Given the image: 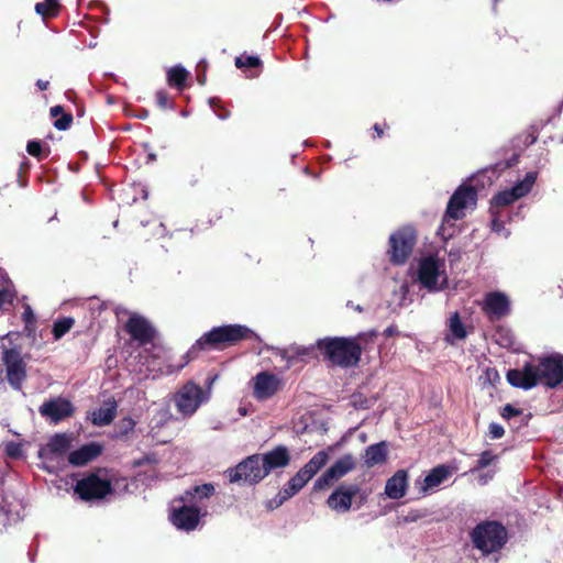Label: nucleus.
Returning a JSON list of instances; mask_svg holds the SVG:
<instances>
[{
    "mask_svg": "<svg viewBox=\"0 0 563 563\" xmlns=\"http://www.w3.org/2000/svg\"><path fill=\"white\" fill-rule=\"evenodd\" d=\"M482 308L489 320H499L510 312V300L505 292L492 291L485 295Z\"/></svg>",
    "mask_w": 563,
    "mask_h": 563,
    "instance_id": "obj_18",
    "label": "nucleus"
},
{
    "mask_svg": "<svg viewBox=\"0 0 563 563\" xmlns=\"http://www.w3.org/2000/svg\"><path fill=\"white\" fill-rule=\"evenodd\" d=\"M297 492L295 488L287 482V484L284 486V488L277 494V496L269 501L268 507L269 508H276L283 505L287 499L291 498L294 495H296Z\"/></svg>",
    "mask_w": 563,
    "mask_h": 563,
    "instance_id": "obj_32",
    "label": "nucleus"
},
{
    "mask_svg": "<svg viewBox=\"0 0 563 563\" xmlns=\"http://www.w3.org/2000/svg\"><path fill=\"white\" fill-rule=\"evenodd\" d=\"M494 476L493 472H486L478 476V483L481 485H486Z\"/></svg>",
    "mask_w": 563,
    "mask_h": 563,
    "instance_id": "obj_48",
    "label": "nucleus"
},
{
    "mask_svg": "<svg viewBox=\"0 0 563 563\" xmlns=\"http://www.w3.org/2000/svg\"><path fill=\"white\" fill-rule=\"evenodd\" d=\"M38 411L49 421L57 423L63 419L71 416L74 408L70 401L57 397L41 405Z\"/></svg>",
    "mask_w": 563,
    "mask_h": 563,
    "instance_id": "obj_20",
    "label": "nucleus"
},
{
    "mask_svg": "<svg viewBox=\"0 0 563 563\" xmlns=\"http://www.w3.org/2000/svg\"><path fill=\"white\" fill-rule=\"evenodd\" d=\"M472 541L483 554L494 553L505 545L507 531L497 521H485L473 529Z\"/></svg>",
    "mask_w": 563,
    "mask_h": 563,
    "instance_id": "obj_8",
    "label": "nucleus"
},
{
    "mask_svg": "<svg viewBox=\"0 0 563 563\" xmlns=\"http://www.w3.org/2000/svg\"><path fill=\"white\" fill-rule=\"evenodd\" d=\"M328 451H319L300 468V471L311 479L328 463Z\"/></svg>",
    "mask_w": 563,
    "mask_h": 563,
    "instance_id": "obj_29",
    "label": "nucleus"
},
{
    "mask_svg": "<svg viewBox=\"0 0 563 563\" xmlns=\"http://www.w3.org/2000/svg\"><path fill=\"white\" fill-rule=\"evenodd\" d=\"M508 383L517 388L531 389L538 384L554 388L563 382V356L560 354L527 363L521 369L507 373Z\"/></svg>",
    "mask_w": 563,
    "mask_h": 563,
    "instance_id": "obj_1",
    "label": "nucleus"
},
{
    "mask_svg": "<svg viewBox=\"0 0 563 563\" xmlns=\"http://www.w3.org/2000/svg\"><path fill=\"white\" fill-rule=\"evenodd\" d=\"M57 8V0H44L35 4L36 13L46 16L53 14Z\"/></svg>",
    "mask_w": 563,
    "mask_h": 563,
    "instance_id": "obj_34",
    "label": "nucleus"
},
{
    "mask_svg": "<svg viewBox=\"0 0 563 563\" xmlns=\"http://www.w3.org/2000/svg\"><path fill=\"white\" fill-rule=\"evenodd\" d=\"M156 102L159 108L166 109L169 107L168 103V95L164 90H158L156 92Z\"/></svg>",
    "mask_w": 563,
    "mask_h": 563,
    "instance_id": "obj_45",
    "label": "nucleus"
},
{
    "mask_svg": "<svg viewBox=\"0 0 563 563\" xmlns=\"http://www.w3.org/2000/svg\"><path fill=\"white\" fill-rule=\"evenodd\" d=\"M356 484H342L329 496L328 506L338 512H347L351 509L353 498L358 494Z\"/></svg>",
    "mask_w": 563,
    "mask_h": 563,
    "instance_id": "obj_19",
    "label": "nucleus"
},
{
    "mask_svg": "<svg viewBox=\"0 0 563 563\" xmlns=\"http://www.w3.org/2000/svg\"><path fill=\"white\" fill-rule=\"evenodd\" d=\"M477 205V191L470 186L461 185L451 196L438 235L446 241L453 235L451 221L461 220L466 212Z\"/></svg>",
    "mask_w": 563,
    "mask_h": 563,
    "instance_id": "obj_2",
    "label": "nucleus"
},
{
    "mask_svg": "<svg viewBox=\"0 0 563 563\" xmlns=\"http://www.w3.org/2000/svg\"><path fill=\"white\" fill-rule=\"evenodd\" d=\"M231 483L256 484L267 476L266 468L261 461V454L247 456L234 468L228 470Z\"/></svg>",
    "mask_w": 563,
    "mask_h": 563,
    "instance_id": "obj_12",
    "label": "nucleus"
},
{
    "mask_svg": "<svg viewBox=\"0 0 563 563\" xmlns=\"http://www.w3.org/2000/svg\"><path fill=\"white\" fill-rule=\"evenodd\" d=\"M455 468L450 465H439L432 468L420 483L419 489L423 496L434 493L439 486L449 479Z\"/></svg>",
    "mask_w": 563,
    "mask_h": 563,
    "instance_id": "obj_21",
    "label": "nucleus"
},
{
    "mask_svg": "<svg viewBox=\"0 0 563 563\" xmlns=\"http://www.w3.org/2000/svg\"><path fill=\"white\" fill-rule=\"evenodd\" d=\"M537 180L536 172H528L523 179L517 181L511 188L498 191L490 201V213L496 214L497 208L512 205L526 197L533 188Z\"/></svg>",
    "mask_w": 563,
    "mask_h": 563,
    "instance_id": "obj_11",
    "label": "nucleus"
},
{
    "mask_svg": "<svg viewBox=\"0 0 563 563\" xmlns=\"http://www.w3.org/2000/svg\"><path fill=\"white\" fill-rule=\"evenodd\" d=\"M102 451L99 443L91 442L68 454V462L74 466H84L95 460Z\"/></svg>",
    "mask_w": 563,
    "mask_h": 563,
    "instance_id": "obj_23",
    "label": "nucleus"
},
{
    "mask_svg": "<svg viewBox=\"0 0 563 563\" xmlns=\"http://www.w3.org/2000/svg\"><path fill=\"white\" fill-rule=\"evenodd\" d=\"M498 456L489 450L482 452L477 461V466L472 470V472L476 471L477 468H485L489 466L492 463L496 462Z\"/></svg>",
    "mask_w": 563,
    "mask_h": 563,
    "instance_id": "obj_36",
    "label": "nucleus"
},
{
    "mask_svg": "<svg viewBox=\"0 0 563 563\" xmlns=\"http://www.w3.org/2000/svg\"><path fill=\"white\" fill-rule=\"evenodd\" d=\"M211 390L203 389L192 380L180 386L173 396V401L183 418L192 417L198 409L210 400Z\"/></svg>",
    "mask_w": 563,
    "mask_h": 563,
    "instance_id": "obj_7",
    "label": "nucleus"
},
{
    "mask_svg": "<svg viewBox=\"0 0 563 563\" xmlns=\"http://www.w3.org/2000/svg\"><path fill=\"white\" fill-rule=\"evenodd\" d=\"M16 297V290L10 279H5L0 289V309L5 305H12Z\"/></svg>",
    "mask_w": 563,
    "mask_h": 563,
    "instance_id": "obj_31",
    "label": "nucleus"
},
{
    "mask_svg": "<svg viewBox=\"0 0 563 563\" xmlns=\"http://www.w3.org/2000/svg\"><path fill=\"white\" fill-rule=\"evenodd\" d=\"M408 488V473L405 470L397 471L385 485V494L391 499L402 498Z\"/></svg>",
    "mask_w": 563,
    "mask_h": 563,
    "instance_id": "obj_24",
    "label": "nucleus"
},
{
    "mask_svg": "<svg viewBox=\"0 0 563 563\" xmlns=\"http://www.w3.org/2000/svg\"><path fill=\"white\" fill-rule=\"evenodd\" d=\"M71 437L66 433L54 434L48 442L38 450V457L43 461V467L54 473L57 471L55 463L70 449Z\"/></svg>",
    "mask_w": 563,
    "mask_h": 563,
    "instance_id": "obj_14",
    "label": "nucleus"
},
{
    "mask_svg": "<svg viewBox=\"0 0 563 563\" xmlns=\"http://www.w3.org/2000/svg\"><path fill=\"white\" fill-rule=\"evenodd\" d=\"M251 338H257V335L246 325L227 324L214 327L198 339L191 350H202L207 346L218 347L220 345H231Z\"/></svg>",
    "mask_w": 563,
    "mask_h": 563,
    "instance_id": "obj_5",
    "label": "nucleus"
},
{
    "mask_svg": "<svg viewBox=\"0 0 563 563\" xmlns=\"http://www.w3.org/2000/svg\"><path fill=\"white\" fill-rule=\"evenodd\" d=\"M5 453L8 456L19 459L23 456V449L21 443L9 442L5 444Z\"/></svg>",
    "mask_w": 563,
    "mask_h": 563,
    "instance_id": "obj_40",
    "label": "nucleus"
},
{
    "mask_svg": "<svg viewBox=\"0 0 563 563\" xmlns=\"http://www.w3.org/2000/svg\"><path fill=\"white\" fill-rule=\"evenodd\" d=\"M505 433V430L501 424L492 422L489 424V437L492 439H500Z\"/></svg>",
    "mask_w": 563,
    "mask_h": 563,
    "instance_id": "obj_44",
    "label": "nucleus"
},
{
    "mask_svg": "<svg viewBox=\"0 0 563 563\" xmlns=\"http://www.w3.org/2000/svg\"><path fill=\"white\" fill-rule=\"evenodd\" d=\"M399 291H400L401 296L405 297L407 295V292H408L407 285H405V284L401 285L400 288H399Z\"/></svg>",
    "mask_w": 563,
    "mask_h": 563,
    "instance_id": "obj_54",
    "label": "nucleus"
},
{
    "mask_svg": "<svg viewBox=\"0 0 563 563\" xmlns=\"http://www.w3.org/2000/svg\"><path fill=\"white\" fill-rule=\"evenodd\" d=\"M49 112L53 118H57L59 114H64V109L62 106H55L51 108Z\"/></svg>",
    "mask_w": 563,
    "mask_h": 563,
    "instance_id": "obj_50",
    "label": "nucleus"
},
{
    "mask_svg": "<svg viewBox=\"0 0 563 563\" xmlns=\"http://www.w3.org/2000/svg\"><path fill=\"white\" fill-rule=\"evenodd\" d=\"M261 65V59L257 56H239L235 58V66L238 68H255Z\"/></svg>",
    "mask_w": 563,
    "mask_h": 563,
    "instance_id": "obj_35",
    "label": "nucleus"
},
{
    "mask_svg": "<svg viewBox=\"0 0 563 563\" xmlns=\"http://www.w3.org/2000/svg\"><path fill=\"white\" fill-rule=\"evenodd\" d=\"M307 351H308V350H307L306 347H297V349H296V351H295V353H296L297 355H306V354H307Z\"/></svg>",
    "mask_w": 563,
    "mask_h": 563,
    "instance_id": "obj_52",
    "label": "nucleus"
},
{
    "mask_svg": "<svg viewBox=\"0 0 563 563\" xmlns=\"http://www.w3.org/2000/svg\"><path fill=\"white\" fill-rule=\"evenodd\" d=\"M184 366H185V363H181L177 366L167 365L166 368L158 367L157 371L161 374L169 375V374L180 371Z\"/></svg>",
    "mask_w": 563,
    "mask_h": 563,
    "instance_id": "obj_46",
    "label": "nucleus"
},
{
    "mask_svg": "<svg viewBox=\"0 0 563 563\" xmlns=\"http://www.w3.org/2000/svg\"><path fill=\"white\" fill-rule=\"evenodd\" d=\"M282 357H283V358H286V352H284V353L282 354ZM287 361H288V362H290V357H287Z\"/></svg>",
    "mask_w": 563,
    "mask_h": 563,
    "instance_id": "obj_62",
    "label": "nucleus"
},
{
    "mask_svg": "<svg viewBox=\"0 0 563 563\" xmlns=\"http://www.w3.org/2000/svg\"><path fill=\"white\" fill-rule=\"evenodd\" d=\"M316 345L328 361L344 368L356 365L362 353L355 338H324L319 339Z\"/></svg>",
    "mask_w": 563,
    "mask_h": 563,
    "instance_id": "obj_3",
    "label": "nucleus"
},
{
    "mask_svg": "<svg viewBox=\"0 0 563 563\" xmlns=\"http://www.w3.org/2000/svg\"><path fill=\"white\" fill-rule=\"evenodd\" d=\"M29 355L19 347L4 349L0 356V380L5 382L16 391H21L27 377Z\"/></svg>",
    "mask_w": 563,
    "mask_h": 563,
    "instance_id": "obj_4",
    "label": "nucleus"
},
{
    "mask_svg": "<svg viewBox=\"0 0 563 563\" xmlns=\"http://www.w3.org/2000/svg\"><path fill=\"white\" fill-rule=\"evenodd\" d=\"M310 479L302 474L299 470L289 481L288 483L295 488L298 493Z\"/></svg>",
    "mask_w": 563,
    "mask_h": 563,
    "instance_id": "obj_39",
    "label": "nucleus"
},
{
    "mask_svg": "<svg viewBox=\"0 0 563 563\" xmlns=\"http://www.w3.org/2000/svg\"><path fill=\"white\" fill-rule=\"evenodd\" d=\"M261 461L263 466L266 468V474L268 475L271 471L279 467H285L289 464L290 456L286 446L278 445L274 450L261 454Z\"/></svg>",
    "mask_w": 563,
    "mask_h": 563,
    "instance_id": "obj_22",
    "label": "nucleus"
},
{
    "mask_svg": "<svg viewBox=\"0 0 563 563\" xmlns=\"http://www.w3.org/2000/svg\"><path fill=\"white\" fill-rule=\"evenodd\" d=\"M140 119H146L148 117V111L143 109L141 113L137 115Z\"/></svg>",
    "mask_w": 563,
    "mask_h": 563,
    "instance_id": "obj_55",
    "label": "nucleus"
},
{
    "mask_svg": "<svg viewBox=\"0 0 563 563\" xmlns=\"http://www.w3.org/2000/svg\"><path fill=\"white\" fill-rule=\"evenodd\" d=\"M147 368H148V371H154L155 369V362L153 361L152 363H148L147 364Z\"/></svg>",
    "mask_w": 563,
    "mask_h": 563,
    "instance_id": "obj_59",
    "label": "nucleus"
},
{
    "mask_svg": "<svg viewBox=\"0 0 563 563\" xmlns=\"http://www.w3.org/2000/svg\"><path fill=\"white\" fill-rule=\"evenodd\" d=\"M117 413V402L107 400L100 408L91 412V421L95 426L103 427L112 422Z\"/></svg>",
    "mask_w": 563,
    "mask_h": 563,
    "instance_id": "obj_27",
    "label": "nucleus"
},
{
    "mask_svg": "<svg viewBox=\"0 0 563 563\" xmlns=\"http://www.w3.org/2000/svg\"><path fill=\"white\" fill-rule=\"evenodd\" d=\"M23 319L26 323H32L35 320V316L30 306H25L23 311Z\"/></svg>",
    "mask_w": 563,
    "mask_h": 563,
    "instance_id": "obj_47",
    "label": "nucleus"
},
{
    "mask_svg": "<svg viewBox=\"0 0 563 563\" xmlns=\"http://www.w3.org/2000/svg\"><path fill=\"white\" fill-rule=\"evenodd\" d=\"M71 122H73L71 114L64 113L60 118H58L54 122V126L59 131H65L70 126Z\"/></svg>",
    "mask_w": 563,
    "mask_h": 563,
    "instance_id": "obj_41",
    "label": "nucleus"
},
{
    "mask_svg": "<svg viewBox=\"0 0 563 563\" xmlns=\"http://www.w3.org/2000/svg\"><path fill=\"white\" fill-rule=\"evenodd\" d=\"M252 395L258 401H266L274 397L283 386L282 379L269 372H260L250 382Z\"/></svg>",
    "mask_w": 563,
    "mask_h": 563,
    "instance_id": "obj_15",
    "label": "nucleus"
},
{
    "mask_svg": "<svg viewBox=\"0 0 563 563\" xmlns=\"http://www.w3.org/2000/svg\"><path fill=\"white\" fill-rule=\"evenodd\" d=\"M36 86L40 90H46L49 86V82L47 80L38 79L36 81Z\"/></svg>",
    "mask_w": 563,
    "mask_h": 563,
    "instance_id": "obj_51",
    "label": "nucleus"
},
{
    "mask_svg": "<svg viewBox=\"0 0 563 563\" xmlns=\"http://www.w3.org/2000/svg\"><path fill=\"white\" fill-rule=\"evenodd\" d=\"M214 493V486L212 484H202L194 487L190 490H187L181 497L178 499L184 500L188 504H194L198 508H207L205 503L210 496Z\"/></svg>",
    "mask_w": 563,
    "mask_h": 563,
    "instance_id": "obj_25",
    "label": "nucleus"
},
{
    "mask_svg": "<svg viewBox=\"0 0 563 563\" xmlns=\"http://www.w3.org/2000/svg\"><path fill=\"white\" fill-rule=\"evenodd\" d=\"M374 130L376 131V133H377V135H378V136H382V134H383V130H382V128H380V125H379V124H375V125H374Z\"/></svg>",
    "mask_w": 563,
    "mask_h": 563,
    "instance_id": "obj_56",
    "label": "nucleus"
},
{
    "mask_svg": "<svg viewBox=\"0 0 563 563\" xmlns=\"http://www.w3.org/2000/svg\"><path fill=\"white\" fill-rule=\"evenodd\" d=\"M375 400V398H364L361 394H355L352 396V405L356 409H367L373 406Z\"/></svg>",
    "mask_w": 563,
    "mask_h": 563,
    "instance_id": "obj_37",
    "label": "nucleus"
},
{
    "mask_svg": "<svg viewBox=\"0 0 563 563\" xmlns=\"http://www.w3.org/2000/svg\"><path fill=\"white\" fill-rule=\"evenodd\" d=\"M125 329L131 338L140 344L150 343L155 334V329L152 323L145 317L136 312L129 313Z\"/></svg>",
    "mask_w": 563,
    "mask_h": 563,
    "instance_id": "obj_17",
    "label": "nucleus"
},
{
    "mask_svg": "<svg viewBox=\"0 0 563 563\" xmlns=\"http://www.w3.org/2000/svg\"><path fill=\"white\" fill-rule=\"evenodd\" d=\"M417 276L421 286L430 292L442 291L449 284L445 260L438 255L422 257L418 264Z\"/></svg>",
    "mask_w": 563,
    "mask_h": 563,
    "instance_id": "obj_6",
    "label": "nucleus"
},
{
    "mask_svg": "<svg viewBox=\"0 0 563 563\" xmlns=\"http://www.w3.org/2000/svg\"><path fill=\"white\" fill-rule=\"evenodd\" d=\"M356 462L352 454H345L331 465L313 484L314 490H322L344 477L355 468Z\"/></svg>",
    "mask_w": 563,
    "mask_h": 563,
    "instance_id": "obj_16",
    "label": "nucleus"
},
{
    "mask_svg": "<svg viewBox=\"0 0 563 563\" xmlns=\"http://www.w3.org/2000/svg\"><path fill=\"white\" fill-rule=\"evenodd\" d=\"M148 159L150 161H155L156 159V155L153 154V153L148 154Z\"/></svg>",
    "mask_w": 563,
    "mask_h": 563,
    "instance_id": "obj_61",
    "label": "nucleus"
},
{
    "mask_svg": "<svg viewBox=\"0 0 563 563\" xmlns=\"http://www.w3.org/2000/svg\"><path fill=\"white\" fill-rule=\"evenodd\" d=\"M422 518V515L419 511H411L408 516H406L405 521L406 522H413L418 519Z\"/></svg>",
    "mask_w": 563,
    "mask_h": 563,
    "instance_id": "obj_49",
    "label": "nucleus"
},
{
    "mask_svg": "<svg viewBox=\"0 0 563 563\" xmlns=\"http://www.w3.org/2000/svg\"><path fill=\"white\" fill-rule=\"evenodd\" d=\"M467 336L465 325L461 321L459 312H453L448 320V333L445 334V341L450 344H454L456 341H463Z\"/></svg>",
    "mask_w": 563,
    "mask_h": 563,
    "instance_id": "obj_28",
    "label": "nucleus"
},
{
    "mask_svg": "<svg viewBox=\"0 0 563 563\" xmlns=\"http://www.w3.org/2000/svg\"><path fill=\"white\" fill-rule=\"evenodd\" d=\"M417 241L416 230L410 227H402L389 236L390 261L396 265H402L410 256Z\"/></svg>",
    "mask_w": 563,
    "mask_h": 563,
    "instance_id": "obj_10",
    "label": "nucleus"
},
{
    "mask_svg": "<svg viewBox=\"0 0 563 563\" xmlns=\"http://www.w3.org/2000/svg\"><path fill=\"white\" fill-rule=\"evenodd\" d=\"M521 415V410L514 407L512 405H506L501 410V417L504 419H511L512 417Z\"/></svg>",
    "mask_w": 563,
    "mask_h": 563,
    "instance_id": "obj_42",
    "label": "nucleus"
},
{
    "mask_svg": "<svg viewBox=\"0 0 563 563\" xmlns=\"http://www.w3.org/2000/svg\"><path fill=\"white\" fill-rule=\"evenodd\" d=\"M492 230L495 233L504 236L505 239H507L510 235V232H509L508 229H506L504 222L498 219V212L497 211H496V214L493 216Z\"/></svg>",
    "mask_w": 563,
    "mask_h": 563,
    "instance_id": "obj_38",
    "label": "nucleus"
},
{
    "mask_svg": "<svg viewBox=\"0 0 563 563\" xmlns=\"http://www.w3.org/2000/svg\"><path fill=\"white\" fill-rule=\"evenodd\" d=\"M229 117V113L225 114H218V118L221 120H225Z\"/></svg>",
    "mask_w": 563,
    "mask_h": 563,
    "instance_id": "obj_60",
    "label": "nucleus"
},
{
    "mask_svg": "<svg viewBox=\"0 0 563 563\" xmlns=\"http://www.w3.org/2000/svg\"><path fill=\"white\" fill-rule=\"evenodd\" d=\"M74 325V319L64 318L57 320L53 327V334L56 340H59L63 335H65Z\"/></svg>",
    "mask_w": 563,
    "mask_h": 563,
    "instance_id": "obj_33",
    "label": "nucleus"
},
{
    "mask_svg": "<svg viewBox=\"0 0 563 563\" xmlns=\"http://www.w3.org/2000/svg\"><path fill=\"white\" fill-rule=\"evenodd\" d=\"M26 151L32 156L41 157L42 145L38 141H30L26 145Z\"/></svg>",
    "mask_w": 563,
    "mask_h": 563,
    "instance_id": "obj_43",
    "label": "nucleus"
},
{
    "mask_svg": "<svg viewBox=\"0 0 563 563\" xmlns=\"http://www.w3.org/2000/svg\"><path fill=\"white\" fill-rule=\"evenodd\" d=\"M75 492L81 499H101L112 492L111 482L107 473L99 471L77 482Z\"/></svg>",
    "mask_w": 563,
    "mask_h": 563,
    "instance_id": "obj_13",
    "label": "nucleus"
},
{
    "mask_svg": "<svg viewBox=\"0 0 563 563\" xmlns=\"http://www.w3.org/2000/svg\"><path fill=\"white\" fill-rule=\"evenodd\" d=\"M388 455V445L385 441L372 444L366 448L364 453V464L367 467H373L386 462Z\"/></svg>",
    "mask_w": 563,
    "mask_h": 563,
    "instance_id": "obj_26",
    "label": "nucleus"
},
{
    "mask_svg": "<svg viewBox=\"0 0 563 563\" xmlns=\"http://www.w3.org/2000/svg\"><path fill=\"white\" fill-rule=\"evenodd\" d=\"M198 82L200 85H205V82H206V75L205 74L198 76Z\"/></svg>",
    "mask_w": 563,
    "mask_h": 563,
    "instance_id": "obj_57",
    "label": "nucleus"
},
{
    "mask_svg": "<svg viewBox=\"0 0 563 563\" xmlns=\"http://www.w3.org/2000/svg\"><path fill=\"white\" fill-rule=\"evenodd\" d=\"M394 332H395V330H394L393 328H387V329L385 330V334H386V335H393V334H394Z\"/></svg>",
    "mask_w": 563,
    "mask_h": 563,
    "instance_id": "obj_58",
    "label": "nucleus"
},
{
    "mask_svg": "<svg viewBox=\"0 0 563 563\" xmlns=\"http://www.w3.org/2000/svg\"><path fill=\"white\" fill-rule=\"evenodd\" d=\"M188 76L189 73L186 68L177 65L168 69L167 81L170 86H175L177 89L183 90Z\"/></svg>",
    "mask_w": 563,
    "mask_h": 563,
    "instance_id": "obj_30",
    "label": "nucleus"
},
{
    "mask_svg": "<svg viewBox=\"0 0 563 563\" xmlns=\"http://www.w3.org/2000/svg\"><path fill=\"white\" fill-rule=\"evenodd\" d=\"M347 306H349V307H351V308H353V309H355V310H356V311H358V312H362V311H363V308H362L360 305L354 306L352 301H349V302H347Z\"/></svg>",
    "mask_w": 563,
    "mask_h": 563,
    "instance_id": "obj_53",
    "label": "nucleus"
},
{
    "mask_svg": "<svg viewBox=\"0 0 563 563\" xmlns=\"http://www.w3.org/2000/svg\"><path fill=\"white\" fill-rule=\"evenodd\" d=\"M206 515L207 508H198L192 503L175 499L172 504L169 519L178 530L189 532L198 527L200 519Z\"/></svg>",
    "mask_w": 563,
    "mask_h": 563,
    "instance_id": "obj_9",
    "label": "nucleus"
}]
</instances>
